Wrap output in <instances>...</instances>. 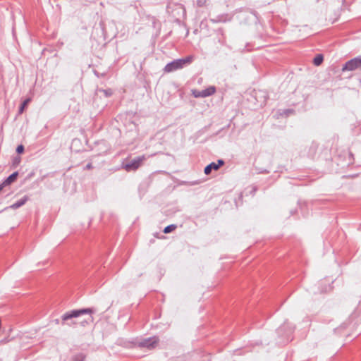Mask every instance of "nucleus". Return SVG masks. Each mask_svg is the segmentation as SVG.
<instances>
[{"label": "nucleus", "mask_w": 361, "mask_h": 361, "mask_svg": "<svg viewBox=\"0 0 361 361\" xmlns=\"http://www.w3.org/2000/svg\"><path fill=\"white\" fill-rule=\"evenodd\" d=\"M30 102V99H26L21 104L20 108H19V114H22L24 111V109L26 107V106L28 104V103Z\"/></svg>", "instance_id": "f8f14e48"}, {"label": "nucleus", "mask_w": 361, "mask_h": 361, "mask_svg": "<svg viewBox=\"0 0 361 361\" xmlns=\"http://www.w3.org/2000/svg\"><path fill=\"white\" fill-rule=\"evenodd\" d=\"M192 94L196 98H199V97L204 98L202 90H194V91H192Z\"/></svg>", "instance_id": "ddd939ff"}, {"label": "nucleus", "mask_w": 361, "mask_h": 361, "mask_svg": "<svg viewBox=\"0 0 361 361\" xmlns=\"http://www.w3.org/2000/svg\"><path fill=\"white\" fill-rule=\"evenodd\" d=\"M145 159V158L144 156L137 157L131 160L129 163L126 164L124 168L127 171H135L140 166Z\"/></svg>", "instance_id": "39448f33"}, {"label": "nucleus", "mask_w": 361, "mask_h": 361, "mask_svg": "<svg viewBox=\"0 0 361 361\" xmlns=\"http://www.w3.org/2000/svg\"><path fill=\"white\" fill-rule=\"evenodd\" d=\"M323 56L322 54H318L314 57L313 63L315 66H319L323 62Z\"/></svg>", "instance_id": "9d476101"}, {"label": "nucleus", "mask_w": 361, "mask_h": 361, "mask_svg": "<svg viewBox=\"0 0 361 361\" xmlns=\"http://www.w3.org/2000/svg\"><path fill=\"white\" fill-rule=\"evenodd\" d=\"M224 164V161L223 159H219L217 163L212 162L208 164L204 170V172L206 175H209L211 173L212 170H218L221 166Z\"/></svg>", "instance_id": "423d86ee"}, {"label": "nucleus", "mask_w": 361, "mask_h": 361, "mask_svg": "<svg viewBox=\"0 0 361 361\" xmlns=\"http://www.w3.org/2000/svg\"><path fill=\"white\" fill-rule=\"evenodd\" d=\"M54 322H55V324H58L59 323V319H56L54 320Z\"/></svg>", "instance_id": "aec40b11"}, {"label": "nucleus", "mask_w": 361, "mask_h": 361, "mask_svg": "<svg viewBox=\"0 0 361 361\" xmlns=\"http://www.w3.org/2000/svg\"><path fill=\"white\" fill-rule=\"evenodd\" d=\"M24 152V147L22 145H20L16 148V152L18 154H21Z\"/></svg>", "instance_id": "f3484780"}, {"label": "nucleus", "mask_w": 361, "mask_h": 361, "mask_svg": "<svg viewBox=\"0 0 361 361\" xmlns=\"http://www.w3.org/2000/svg\"><path fill=\"white\" fill-rule=\"evenodd\" d=\"M92 321H93V317L90 315L88 319H85V320L80 322V324H81V326H85L86 324H89L90 322H92Z\"/></svg>", "instance_id": "2eb2a0df"}, {"label": "nucleus", "mask_w": 361, "mask_h": 361, "mask_svg": "<svg viewBox=\"0 0 361 361\" xmlns=\"http://www.w3.org/2000/svg\"><path fill=\"white\" fill-rule=\"evenodd\" d=\"M176 227L177 226L175 224L169 225V226H167L166 227L164 228V233H169L172 232L173 230H175L176 228Z\"/></svg>", "instance_id": "9b49d317"}, {"label": "nucleus", "mask_w": 361, "mask_h": 361, "mask_svg": "<svg viewBox=\"0 0 361 361\" xmlns=\"http://www.w3.org/2000/svg\"><path fill=\"white\" fill-rule=\"evenodd\" d=\"M193 57L192 56H187L184 59H179L174 60L169 63H167L164 71L166 73H171L178 69L183 68L185 65L190 64L192 61Z\"/></svg>", "instance_id": "f03ea898"}, {"label": "nucleus", "mask_w": 361, "mask_h": 361, "mask_svg": "<svg viewBox=\"0 0 361 361\" xmlns=\"http://www.w3.org/2000/svg\"><path fill=\"white\" fill-rule=\"evenodd\" d=\"M202 91L203 97L204 98V97H207L214 94L216 92V88L214 86H210L204 90H202Z\"/></svg>", "instance_id": "1a4fd4ad"}, {"label": "nucleus", "mask_w": 361, "mask_h": 361, "mask_svg": "<svg viewBox=\"0 0 361 361\" xmlns=\"http://www.w3.org/2000/svg\"><path fill=\"white\" fill-rule=\"evenodd\" d=\"M28 198L27 196H24L23 198H21L20 200H18L17 202H16L15 203H13V204H11L9 208L11 209H16L20 207H22L23 205H24L26 202L27 201Z\"/></svg>", "instance_id": "0eeeda50"}, {"label": "nucleus", "mask_w": 361, "mask_h": 361, "mask_svg": "<svg viewBox=\"0 0 361 361\" xmlns=\"http://www.w3.org/2000/svg\"><path fill=\"white\" fill-rule=\"evenodd\" d=\"M18 176V173L17 171L13 173L12 174H11L3 183V185H10L11 183H12L13 182H14L17 177Z\"/></svg>", "instance_id": "6e6552de"}, {"label": "nucleus", "mask_w": 361, "mask_h": 361, "mask_svg": "<svg viewBox=\"0 0 361 361\" xmlns=\"http://www.w3.org/2000/svg\"><path fill=\"white\" fill-rule=\"evenodd\" d=\"M102 92L104 93L106 97H109L112 94V90L111 89L104 90Z\"/></svg>", "instance_id": "a211bd4d"}, {"label": "nucleus", "mask_w": 361, "mask_h": 361, "mask_svg": "<svg viewBox=\"0 0 361 361\" xmlns=\"http://www.w3.org/2000/svg\"><path fill=\"white\" fill-rule=\"evenodd\" d=\"M207 0H197V5L199 7H202L206 5Z\"/></svg>", "instance_id": "dca6fc26"}, {"label": "nucleus", "mask_w": 361, "mask_h": 361, "mask_svg": "<svg viewBox=\"0 0 361 361\" xmlns=\"http://www.w3.org/2000/svg\"><path fill=\"white\" fill-rule=\"evenodd\" d=\"M85 355L83 354H78L73 357V361H84Z\"/></svg>", "instance_id": "4468645a"}, {"label": "nucleus", "mask_w": 361, "mask_h": 361, "mask_svg": "<svg viewBox=\"0 0 361 361\" xmlns=\"http://www.w3.org/2000/svg\"><path fill=\"white\" fill-rule=\"evenodd\" d=\"M92 168V164L89 163L86 165L85 169H90Z\"/></svg>", "instance_id": "6ab92c4d"}, {"label": "nucleus", "mask_w": 361, "mask_h": 361, "mask_svg": "<svg viewBox=\"0 0 361 361\" xmlns=\"http://www.w3.org/2000/svg\"><path fill=\"white\" fill-rule=\"evenodd\" d=\"M158 342V337L153 336L138 341L137 345L140 348H146L147 349L152 350L157 346Z\"/></svg>", "instance_id": "7ed1b4c3"}, {"label": "nucleus", "mask_w": 361, "mask_h": 361, "mask_svg": "<svg viewBox=\"0 0 361 361\" xmlns=\"http://www.w3.org/2000/svg\"><path fill=\"white\" fill-rule=\"evenodd\" d=\"M361 68V56L355 57L351 60L348 61L343 66L342 71H355Z\"/></svg>", "instance_id": "20e7f679"}, {"label": "nucleus", "mask_w": 361, "mask_h": 361, "mask_svg": "<svg viewBox=\"0 0 361 361\" xmlns=\"http://www.w3.org/2000/svg\"><path fill=\"white\" fill-rule=\"evenodd\" d=\"M4 186V185H3V183L1 185H0V192L2 190Z\"/></svg>", "instance_id": "412c9836"}, {"label": "nucleus", "mask_w": 361, "mask_h": 361, "mask_svg": "<svg viewBox=\"0 0 361 361\" xmlns=\"http://www.w3.org/2000/svg\"><path fill=\"white\" fill-rule=\"evenodd\" d=\"M92 308H83L79 310H73L66 312L61 316L62 324L67 325L68 326H73L76 324V322L73 320L75 318H78L83 314H92L94 313Z\"/></svg>", "instance_id": "f257e3e1"}]
</instances>
